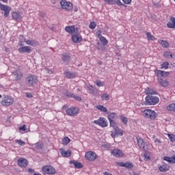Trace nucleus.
I'll use <instances>...</instances> for the list:
<instances>
[{"mask_svg":"<svg viewBox=\"0 0 175 175\" xmlns=\"http://www.w3.org/2000/svg\"><path fill=\"white\" fill-rule=\"evenodd\" d=\"M159 103V98L151 95H148L145 98V105L149 106H154Z\"/></svg>","mask_w":175,"mask_h":175,"instance_id":"nucleus-1","label":"nucleus"},{"mask_svg":"<svg viewBox=\"0 0 175 175\" xmlns=\"http://www.w3.org/2000/svg\"><path fill=\"white\" fill-rule=\"evenodd\" d=\"M143 116L150 120H155L157 118V113L151 109H144L142 111Z\"/></svg>","mask_w":175,"mask_h":175,"instance_id":"nucleus-2","label":"nucleus"},{"mask_svg":"<svg viewBox=\"0 0 175 175\" xmlns=\"http://www.w3.org/2000/svg\"><path fill=\"white\" fill-rule=\"evenodd\" d=\"M43 174L54 175L57 173L55 168L53 165H44L42 167Z\"/></svg>","mask_w":175,"mask_h":175,"instance_id":"nucleus-3","label":"nucleus"},{"mask_svg":"<svg viewBox=\"0 0 175 175\" xmlns=\"http://www.w3.org/2000/svg\"><path fill=\"white\" fill-rule=\"evenodd\" d=\"M61 8L66 10V12H70L73 9V4L70 1L63 0L60 1Z\"/></svg>","mask_w":175,"mask_h":175,"instance_id":"nucleus-4","label":"nucleus"},{"mask_svg":"<svg viewBox=\"0 0 175 175\" xmlns=\"http://www.w3.org/2000/svg\"><path fill=\"white\" fill-rule=\"evenodd\" d=\"M14 102V100H13V98L9 96H5L2 98L1 104L2 105V106H12Z\"/></svg>","mask_w":175,"mask_h":175,"instance_id":"nucleus-5","label":"nucleus"},{"mask_svg":"<svg viewBox=\"0 0 175 175\" xmlns=\"http://www.w3.org/2000/svg\"><path fill=\"white\" fill-rule=\"evenodd\" d=\"M26 83L29 87H32L33 84L38 83V77L33 75H29L26 78Z\"/></svg>","mask_w":175,"mask_h":175,"instance_id":"nucleus-6","label":"nucleus"},{"mask_svg":"<svg viewBox=\"0 0 175 175\" xmlns=\"http://www.w3.org/2000/svg\"><path fill=\"white\" fill-rule=\"evenodd\" d=\"M0 9L1 10H3V12H4V17H9V14H10V12L12 10V8L0 3Z\"/></svg>","mask_w":175,"mask_h":175,"instance_id":"nucleus-7","label":"nucleus"},{"mask_svg":"<svg viewBox=\"0 0 175 175\" xmlns=\"http://www.w3.org/2000/svg\"><path fill=\"white\" fill-rule=\"evenodd\" d=\"M94 124L99 125L100 126H102V128H106V126H107V121H106V118L102 117L99 118L98 120H94Z\"/></svg>","mask_w":175,"mask_h":175,"instance_id":"nucleus-8","label":"nucleus"},{"mask_svg":"<svg viewBox=\"0 0 175 175\" xmlns=\"http://www.w3.org/2000/svg\"><path fill=\"white\" fill-rule=\"evenodd\" d=\"M71 40L73 43H80L83 41V37H81L80 33L77 31L74 34H72Z\"/></svg>","mask_w":175,"mask_h":175,"instance_id":"nucleus-9","label":"nucleus"},{"mask_svg":"<svg viewBox=\"0 0 175 175\" xmlns=\"http://www.w3.org/2000/svg\"><path fill=\"white\" fill-rule=\"evenodd\" d=\"M96 154L95 153V152H92V151H89L87 152L85 154V158H86V159L88 161H95V159H96Z\"/></svg>","mask_w":175,"mask_h":175,"instance_id":"nucleus-10","label":"nucleus"},{"mask_svg":"<svg viewBox=\"0 0 175 175\" xmlns=\"http://www.w3.org/2000/svg\"><path fill=\"white\" fill-rule=\"evenodd\" d=\"M105 3H108V5H118V6H124V8H126V5L121 2L120 0H104Z\"/></svg>","mask_w":175,"mask_h":175,"instance_id":"nucleus-11","label":"nucleus"},{"mask_svg":"<svg viewBox=\"0 0 175 175\" xmlns=\"http://www.w3.org/2000/svg\"><path fill=\"white\" fill-rule=\"evenodd\" d=\"M113 130L114 131L111 132L112 137H118V136H122V135H124V131L121 130V129H118V126L113 129Z\"/></svg>","mask_w":175,"mask_h":175,"instance_id":"nucleus-12","label":"nucleus"},{"mask_svg":"<svg viewBox=\"0 0 175 175\" xmlns=\"http://www.w3.org/2000/svg\"><path fill=\"white\" fill-rule=\"evenodd\" d=\"M66 113L68 114V116L73 117V116L79 114V110H77L76 107H70L66 110Z\"/></svg>","mask_w":175,"mask_h":175,"instance_id":"nucleus-13","label":"nucleus"},{"mask_svg":"<svg viewBox=\"0 0 175 175\" xmlns=\"http://www.w3.org/2000/svg\"><path fill=\"white\" fill-rule=\"evenodd\" d=\"M17 163L21 167H27L28 166V161L24 158L18 159Z\"/></svg>","mask_w":175,"mask_h":175,"instance_id":"nucleus-14","label":"nucleus"},{"mask_svg":"<svg viewBox=\"0 0 175 175\" xmlns=\"http://www.w3.org/2000/svg\"><path fill=\"white\" fill-rule=\"evenodd\" d=\"M137 143L141 150L146 151V142H144L143 138L137 137Z\"/></svg>","mask_w":175,"mask_h":175,"instance_id":"nucleus-15","label":"nucleus"},{"mask_svg":"<svg viewBox=\"0 0 175 175\" xmlns=\"http://www.w3.org/2000/svg\"><path fill=\"white\" fill-rule=\"evenodd\" d=\"M112 155L113 157H116V158H121L124 157V153H122V151H121L119 149H114L111 151Z\"/></svg>","mask_w":175,"mask_h":175,"instance_id":"nucleus-16","label":"nucleus"},{"mask_svg":"<svg viewBox=\"0 0 175 175\" xmlns=\"http://www.w3.org/2000/svg\"><path fill=\"white\" fill-rule=\"evenodd\" d=\"M18 51L21 53H27L29 54V53L32 52V50L31 49V46H22L18 48Z\"/></svg>","mask_w":175,"mask_h":175,"instance_id":"nucleus-17","label":"nucleus"},{"mask_svg":"<svg viewBox=\"0 0 175 175\" xmlns=\"http://www.w3.org/2000/svg\"><path fill=\"white\" fill-rule=\"evenodd\" d=\"M157 81L159 85L161 87L166 88L167 85H169V81L167 80H164L162 78H157Z\"/></svg>","mask_w":175,"mask_h":175,"instance_id":"nucleus-18","label":"nucleus"},{"mask_svg":"<svg viewBox=\"0 0 175 175\" xmlns=\"http://www.w3.org/2000/svg\"><path fill=\"white\" fill-rule=\"evenodd\" d=\"M107 114H108L107 117H108L109 121L117 120V118H118V116H117V113L115 112H109L108 111V112H107Z\"/></svg>","mask_w":175,"mask_h":175,"instance_id":"nucleus-19","label":"nucleus"},{"mask_svg":"<svg viewBox=\"0 0 175 175\" xmlns=\"http://www.w3.org/2000/svg\"><path fill=\"white\" fill-rule=\"evenodd\" d=\"M65 31L68 33H76V32H77L76 31L77 29H76L75 26H67L65 28Z\"/></svg>","mask_w":175,"mask_h":175,"instance_id":"nucleus-20","label":"nucleus"},{"mask_svg":"<svg viewBox=\"0 0 175 175\" xmlns=\"http://www.w3.org/2000/svg\"><path fill=\"white\" fill-rule=\"evenodd\" d=\"M145 94H146V95H158L156 90L150 88L145 89Z\"/></svg>","mask_w":175,"mask_h":175,"instance_id":"nucleus-21","label":"nucleus"},{"mask_svg":"<svg viewBox=\"0 0 175 175\" xmlns=\"http://www.w3.org/2000/svg\"><path fill=\"white\" fill-rule=\"evenodd\" d=\"M159 170L163 172H169V170H170V166H169L167 164H163L159 167Z\"/></svg>","mask_w":175,"mask_h":175,"instance_id":"nucleus-22","label":"nucleus"},{"mask_svg":"<svg viewBox=\"0 0 175 175\" xmlns=\"http://www.w3.org/2000/svg\"><path fill=\"white\" fill-rule=\"evenodd\" d=\"M60 154L64 158H69V157H70L72 155V151H70V150L66 151V150H60Z\"/></svg>","mask_w":175,"mask_h":175,"instance_id":"nucleus-23","label":"nucleus"},{"mask_svg":"<svg viewBox=\"0 0 175 175\" xmlns=\"http://www.w3.org/2000/svg\"><path fill=\"white\" fill-rule=\"evenodd\" d=\"M71 57L70 55H68V54H62V60L64 62H66V64L68 65V64H69V61H70Z\"/></svg>","mask_w":175,"mask_h":175,"instance_id":"nucleus-24","label":"nucleus"},{"mask_svg":"<svg viewBox=\"0 0 175 175\" xmlns=\"http://www.w3.org/2000/svg\"><path fill=\"white\" fill-rule=\"evenodd\" d=\"M167 28H175V18L171 17L170 18V22L167 23Z\"/></svg>","mask_w":175,"mask_h":175,"instance_id":"nucleus-25","label":"nucleus"},{"mask_svg":"<svg viewBox=\"0 0 175 175\" xmlns=\"http://www.w3.org/2000/svg\"><path fill=\"white\" fill-rule=\"evenodd\" d=\"M70 163H73L75 169H81L83 167V164H81V163L76 161L75 160L70 161Z\"/></svg>","mask_w":175,"mask_h":175,"instance_id":"nucleus-26","label":"nucleus"},{"mask_svg":"<svg viewBox=\"0 0 175 175\" xmlns=\"http://www.w3.org/2000/svg\"><path fill=\"white\" fill-rule=\"evenodd\" d=\"M13 75H15V80L16 81H18V80H21V77L23 74L21 72L20 70H16L13 72Z\"/></svg>","mask_w":175,"mask_h":175,"instance_id":"nucleus-27","label":"nucleus"},{"mask_svg":"<svg viewBox=\"0 0 175 175\" xmlns=\"http://www.w3.org/2000/svg\"><path fill=\"white\" fill-rule=\"evenodd\" d=\"M25 43H27V44H29V46H38V44H39V42H38L37 41H35L33 40H27L25 39Z\"/></svg>","mask_w":175,"mask_h":175,"instance_id":"nucleus-28","label":"nucleus"},{"mask_svg":"<svg viewBox=\"0 0 175 175\" xmlns=\"http://www.w3.org/2000/svg\"><path fill=\"white\" fill-rule=\"evenodd\" d=\"M64 75L67 79H75V77H76V73L70 72L66 70L64 72Z\"/></svg>","mask_w":175,"mask_h":175,"instance_id":"nucleus-29","label":"nucleus"},{"mask_svg":"<svg viewBox=\"0 0 175 175\" xmlns=\"http://www.w3.org/2000/svg\"><path fill=\"white\" fill-rule=\"evenodd\" d=\"M21 18V15L20 14V12H12V19L15 20V21H17L18 20H20Z\"/></svg>","mask_w":175,"mask_h":175,"instance_id":"nucleus-30","label":"nucleus"},{"mask_svg":"<svg viewBox=\"0 0 175 175\" xmlns=\"http://www.w3.org/2000/svg\"><path fill=\"white\" fill-rule=\"evenodd\" d=\"M163 161H166L169 163H175V155L172 157H165Z\"/></svg>","mask_w":175,"mask_h":175,"instance_id":"nucleus-31","label":"nucleus"},{"mask_svg":"<svg viewBox=\"0 0 175 175\" xmlns=\"http://www.w3.org/2000/svg\"><path fill=\"white\" fill-rule=\"evenodd\" d=\"M159 43L161 44L162 47H164L165 49H167L169 47V42L167 41H165L163 40H159Z\"/></svg>","mask_w":175,"mask_h":175,"instance_id":"nucleus-32","label":"nucleus"},{"mask_svg":"<svg viewBox=\"0 0 175 175\" xmlns=\"http://www.w3.org/2000/svg\"><path fill=\"white\" fill-rule=\"evenodd\" d=\"M96 109H98V110H100V111H103V113H107V108L106 107H104L103 105H97L96 106Z\"/></svg>","mask_w":175,"mask_h":175,"instance_id":"nucleus-33","label":"nucleus"},{"mask_svg":"<svg viewBox=\"0 0 175 175\" xmlns=\"http://www.w3.org/2000/svg\"><path fill=\"white\" fill-rule=\"evenodd\" d=\"M43 147H44V144L42 142H37L35 144V148H36V150H42Z\"/></svg>","mask_w":175,"mask_h":175,"instance_id":"nucleus-34","label":"nucleus"},{"mask_svg":"<svg viewBox=\"0 0 175 175\" xmlns=\"http://www.w3.org/2000/svg\"><path fill=\"white\" fill-rule=\"evenodd\" d=\"M163 56L165 57V58H167V59H170L173 58V54H172V53L167 52V51L163 53Z\"/></svg>","mask_w":175,"mask_h":175,"instance_id":"nucleus-35","label":"nucleus"},{"mask_svg":"<svg viewBox=\"0 0 175 175\" xmlns=\"http://www.w3.org/2000/svg\"><path fill=\"white\" fill-rule=\"evenodd\" d=\"M163 70H157L155 71V75L157 76V77H158V79H161V77H163Z\"/></svg>","mask_w":175,"mask_h":175,"instance_id":"nucleus-36","label":"nucleus"},{"mask_svg":"<svg viewBox=\"0 0 175 175\" xmlns=\"http://www.w3.org/2000/svg\"><path fill=\"white\" fill-rule=\"evenodd\" d=\"M120 119L122 121V122L124 123V125L128 124V118L124 116V115H121L120 116Z\"/></svg>","mask_w":175,"mask_h":175,"instance_id":"nucleus-37","label":"nucleus"},{"mask_svg":"<svg viewBox=\"0 0 175 175\" xmlns=\"http://www.w3.org/2000/svg\"><path fill=\"white\" fill-rule=\"evenodd\" d=\"M100 42H101L103 46H106L109 43L107 39H106V38H105L104 36L100 37Z\"/></svg>","mask_w":175,"mask_h":175,"instance_id":"nucleus-38","label":"nucleus"},{"mask_svg":"<svg viewBox=\"0 0 175 175\" xmlns=\"http://www.w3.org/2000/svg\"><path fill=\"white\" fill-rule=\"evenodd\" d=\"M101 98L103 99V100H109L110 99V95L104 93L101 95Z\"/></svg>","mask_w":175,"mask_h":175,"instance_id":"nucleus-39","label":"nucleus"},{"mask_svg":"<svg viewBox=\"0 0 175 175\" xmlns=\"http://www.w3.org/2000/svg\"><path fill=\"white\" fill-rule=\"evenodd\" d=\"M148 40H155V37L151 34L150 32L146 33Z\"/></svg>","mask_w":175,"mask_h":175,"instance_id":"nucleus-40","label":"nucleus"},{"mask_svg":"<svg viewBox=\"0 0 175 175\" xmlns=\"http://www.w3.org/2000/svg\"><path fill=\"white\" fill-rule=\"evenodd\" d=\"M167 110L169 111H175V104H171L167 107Z\"/></svg>","mask_w":175,"mask_h":175,"instance_id":"nucleus-41","label":"nucleus"},{"mask_svg":"<svg viewBox=\"0 0 175 175\" xmlns=\"http://www.w3.org/2000/svg\"><path fill=\"white\" fill-rule=\"evenodd\" d=\"M109 124H110V126L111 128H113V129H115V128H117L118 126H117V123L116 122L115 120H109Z\"/></svg>","mask_w":175,"mask_h":175,"instance_id":"nucleus-42","label":"nucleus"},{"mask_svg":"<svg viewBox=\"0 0 175 175\" xmlns=\"http://www.w3.org/2000/svg\"><path fill=\"white\" fill-rule=\"evenodd\" d=\"M124 167H126L127 169H132V167H133V164L132 163L126 162L124 163Z\"/></svg>","mask_w":175,"mask_h":175,"instance_id":"nucleus-43","label":"nucleus"},{"mask_svg":"<svg viewBox=\"0 0 175 175\" xmlns=\"http://www.w3.org/2000/svg\"><path fill=\"white\" fill-rule=\"evenodd\" d=\"M62 142H63V144H65L66 146V145L69 144V143H70V139L68 137H66L64 138Z\"/></svg>","mask_w":175,"mask_h":175,"instance_id":"nucleus-44","label":"nucleus"},{"mask_svg":"<svg viewBox=\"0 0 175 175\" xmlns=\"http://www.w3.org/2000/svg\"><path fill=\"white\" fill-rule=\"evenodd\" d=\"M96 85L97 87H103V85H105V82H102L99 80H96Z\"/></svg>","mask_w":175,"mask_h":175,"instance_id":"nucleus-45","label":"nucleus"},{"mask_svg":"<svg viewBox=\"0 0 175 175\" xmlns=\"http://www.w3.org/2000/svg\"><path fill=\"white\" fill-rule=\"evenodd\" d=\"M15 143H17L19 146H25V142L21 139H16Z\"/></svg>","mask_w":175,"mask_h":175,"instance_id":"nucleus-46","label":"nucleus"},{"mask_svg":"<svg viewBox=\"0 0 175 175\" xmlns=\"http://www.w3.org/2000/svg\"><path fill=\"white\" fill-rule=\"evenodd\" d=\"M89 28H90V29H95V28H96V23L95 22H91Z\"/></svg>","mask_w":175,"mask_h":175,"instance_id":"nucleus-47","label":"nucleus"},{"mask_svg":"<svg viewBox=\"0 0 175 175\" xmlns=\"http://www.w3.org/2000/svg\"><path fill=\"white\" fill-rule=\"evenodd\" d=\"M168 137L170 142H175V135L174 134H168Z\"/></svg>","mask_w":175,"mask_h":175,"instance_id":"nucleus-48","label":"nucleus"},{"mask_svg":"<svg viewBox=\"0 0 175 175\" xmlns=\"http://www.w3.org/2000/svg\"><path fill=\"white\" fill-rule=\"evenodd\" d=\"M66 96H67L68 98H73V96H75V94L70 93V92L67 91L66 92Z\"/></svg>","mask_w":175,"mask_h":175,"instance_id":"nucleus-49","label":"nucleus"},{"mask_svg":"<svg viewBox=\"0 0 175 175\" xmlns=\"http://www.w3.org/2000/svg\"><path fill=\"white\" fill-rule=\"evenodd\" d=\"M89 91H90V92H92V94H95V88H94L93 85H90L88 87Z\"/></svg>","mask_w":175,"mask_h":175,"instance_id":"nucleus-50","label":"nucleus"},{"mask_svg":"<svg viewBox=\"0 0 175 175\" xmlns=\"http://www.w3.org/2000/svg\"><path fill=\"white\" fill-rule=\"evenodd\" d=\"M161 68H164L165 69H167L169 68V62H164L161 64Z\"/></svg>","mask_w":175,"mask_h":175,"instance_id":"nucleus-51","label":"nucleus"},{"mask_svg":"<svg viewBox=\"0 0 175 175\" xmlns=\"http://www.w3.org/2000/svg\"><path fill=\"white\" fill-rule=\"evenodd\" d=\"M72 98H74V99H75V100H77L78 102H81L82 100L81 97L79 96H76L75 94H74V96H72Z\"/></svg>","mask_w":175,"mask_h":175,"instance_id":"nucleus-52","label":"nucleus"},{"mask_svg":"<svg viewBox=\"0 0 175 175\" xmlns=\"http://www.w3.org/2000/svg\"><path fill=\"white\" fill-rule=\"evenodd\" d=\"M170 75V72L163 71V77H167Z\"/></svg>","mask_w":175,"mask_h":175,"instance_id":"nucleus-53","label":"nucleus"},{"mask_svg":"<svg viewBox=\"0 0 175 175\" xmlns=\"http://www.w3.org/2000/svg\"><path fill=\"white\" fill-rule=\"evenodd\" d=\"M97 36H98V38H99V39H100V38L103 37V36H102V31L98 30V31H97Z\"/></svg>","mask_w":175,"mask_h":175,"instance_id":"nucleus-54","label":"nucleus"},{"mask_svg":"<svg viewBox=\"0 0 175 175\" xmlns=\"http://www.w3.org/2000/svg\"><path fill=\"white\" fill-rule=\"evenodd\" d=\"M25 126V124H24L23 126L19 127V131H23V132H25V131H27Z\"/></svg>","mask_w":175,"mask_h":175,"instance_id":"nucleus-55","label":"nucleus"},{"mask_svg":"<svg viewBox=\"0 0 175 175\" xmlns=\"http://www.w3.org/2000/svg\"><path fill=\"white\" fill-rule=\"evenodd\" d=\"M125 163L124 162H118L117 165L118 166H120V167H124Z\"/></svg>","mask_w":175,"mask_h":175,"instance_id":"nucleus-56","label":"nucleus"},{"mask_svg":"<svg viewBox=\"0 0 175 175\" xmlns=\"http://www.w3.org/2000/svg\"><path fill=\"white\" fill-rule=\"evenodd\" d=\"M125 5H129L132 2V0H122Z\"/></svg>","mask_w":175,"mask_h":175,"instance_id":"nucleus-57","label":"nucleus"},{"mask_svg":"<svg viewBox=\"0 0 175 175\" xmlns=\"http://www.w3.org/2000/svg\"><path fill=\"white\" fill-rule=\"evenodd\" d=\"M40 16L42 18H44L46 17V13L44 12H40Z\"/></svg>","mask_w":175,"mask_h":175,"instance_id":"nucleus-58","label":"nucleus"},{"mask_svg":"<svg viewBox=\"0 0 175 175\" xmlns=\"http://www.w3.org/2000/svg\"><path fill=\"white\" fill-rule=\"evenodd\" d=\"M144 157L146 161H148V159H150V156H148L147 153H145L144 154Z\"/></svg>","mask_w":175,"mask_h":175,"instance_id":"nucleus-59","label":"nucleus"},{"mask_svg":"<svg viewBox=\"0 0 175 175\" xmlns=\"http://www.w3.org/2000/svg\"><path fill=\"white\" fill-rule=\"evenodd\" d=\"M27 98H32V94L31 93H26Z\"/></svg>","mask_w":175,"mask_h":175,"instance_id":"nucleus-60","label":"nucleus"},{"mask_svg":"<svg viewBox=\"0 0 175 175\" xmlns=\"http://www.w3.org/2000/svg\"><path fill=\"white\" fill-rule=\"evenodd\" d=\"M28 172H29V173H33V172H35V170H33L32 168H29L28 170Z\"/></svg>","mask_w":175,"mask_h":175,"instance_id":"nucleus-61","label":"nucleus"},{"mask_svg":"<svg viewBox=\"0 0 175 175\" xmlns=\"http://www.w3.org/2000/svg\"><path fill=\"white\" fill-rule=\"evenodd\" d=\"M19 46H24V41H20L18 43Z\"/></svg>","mask_w":175,"mask_h":175,"instance_id":"nucleus-62","label":"nucleus"},{"mask_svg":"<svg viewBox=\"0 0 175 175\" xmlns=\"http://www.w3.org/2000/svg\"><path fill=\"white\" fill-rule=\"evenodd\" d=\"M161 143V139H157L156 140H155V143Z\"/></svg>","mask_w":175,"mask_h":175,"instance_id":"nucleus-63","label":"nucleus"},{"mask_svg":"<svg viewBox=\"0 0 175 175\" xmlns=\"http://www.w3.org/2000/svg\"><path fill=\"white\" fill-rule=\"evenodd\" d=\"M2 1L3 2H8V0H0Z\"/></svg>","mask_w":175,"mask_h":175,"instance_id":"nucleus-64","label":"nucleus"}]
</instances>
